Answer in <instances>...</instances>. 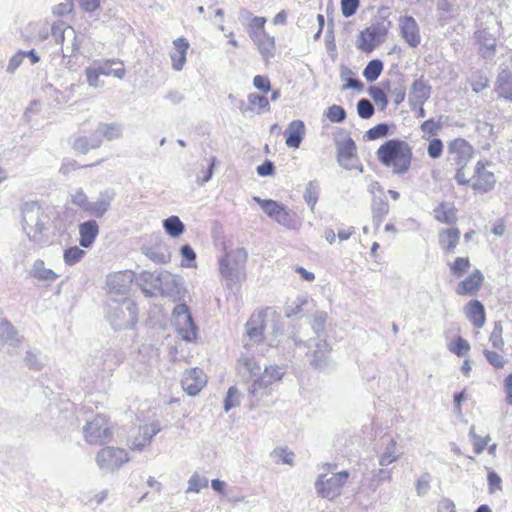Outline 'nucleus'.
Here are the masks:
<instances>
[{
	"label": "nucleus",
	"instance_id": "f257e3e1",
	"mask_svg": "<svg viewBox=\"0 0 512 512\" xmlns=\"http://www.w3.org/2000/svg\"><path fill=\"white\" fill-rule=\"evenodd\" d=\"M379 163L393 175L407 174L412 167L414 154L410 144L398 138L383 142L376 150Z\"/></svg>",
	"mask_w": 512,
	"mask_h": 512
},
{
	"label": "nucleus",
	"instance_id": "f03ea898",
	"mask_svg": "<svg viewBox=\"0 0 512 512\" xmlns=\"http://www.w3.org/2000/svg\"><path fill=\"white\" fill-rule=\"evenodd\" d=\"M106 291L109 296L107 317L114 330L126 327L125 312L120 305L128 300V273L126 270L109 273L106 277Z\"/></svg>",
	"mask_w": 512,
	"mask_h": 512
},
{
	"label": "nucleus",
	"instance_id": "7ed1b4c3",
	"mask_svg": "<svg viewBox=\"0 0 512 512\" xmlns=\"http://www.w3.org/2000/svg\"><path fill=\"white\" fill-rule=\"evenodd\" d=\"M239 20L262 59L269 61L273 58L277 53V42L275 36L266 29L267 18L257 16L248 9H242Z\"/></svg>",
	"mask_w": 512,
	"mask_h": 512
},
{
	"label": "nucleus",
	"instance_id": "20e7f679",
	"mask_svg": "<svg viewBox=\"0 0 512 512\" xmlns=\"http://www.w3.org/2000/svg\"><path fill=\"white\" fill-rule=\"evenodd\" d=\"M493 163L488 159H480L473 167V173H466L463 181L458 180L457 184L470 187L475 193L485 194L492 191L497 183V178L493 171Z\"/></svg>",
	"mask_w": 512,
	"mask_h": 512
},
{
	"label": "nucleus",
	"instance_id": "39448f33",
	"mask_svg": "<svg viewBox=\"0 0 512 512\" xmlns=\"http://www.w3.org/2000/svg\"><path fill=\"white\" fill-rule=\"evenodd\" d=\"M248 260V252L243 247H237L225 252L218 261L219 272L229 285L244 280L245 265Z\"/></svg>",
	"mask_w": 512,
	"mask_h": 512
},
{
	"label": "nucleus",
	"instance_id": "423d86ee",
	"mask_svg": "<svg viewBox=\"0 0 512 512\" xmlns=\"http://www.w3.org/2000/svg\"><path fill=\"white\" fill-rule=\"evenodd\" d=\"M474 147L463 138H455L448 142L447 162L454 167V179L463 181V176L467 173V168L474 157Z\"/></svg>",
	"mask_w": 512,
	"mask_h": 512
},
{
	"label": "nucleus",
	"instance_id": "0eeeda50",
	"mask_svg": "<svg viewBox=\"0 0 512 512\" xmlns=\"http://www.w3.org/2000/svg\"><path fill=\"white\" fill-rule=\"evenodd\" d=\"M44 216L41 207L36 203H25L22 208V226L28 238L34 243L45 242L44 231L46 230L42 217Z\"/></svg>",
	"mask_w": 512,
	"mask_h": 512
},
{
	"label": "nucleus",
	"instance_id": "6e6552de",
	"mask_svg": "<svg viewBox=\"0 0 512 512\" xmlns=\"http://www.w3.org/2000/svg\"><path fill=\"white\" fill-rule=\"evenodd\" d=\"M83 433L85 440L92 445H103L113 436L107 419L102 415H97L92 421H88L83 428Z\"/></svg>",
	"mask_w": 512,
	"mask_h": 512
},
{
	"label": "nucleus",
	"instance_id": "1a4fd4ad",
	"mask_svg": "<svg viewBox=\"0 0 512 512\" xmlns=\"http://www.w3.org/2000/svg\"><path fill=\"white\" fill-rule=\"evenodd\" d=\"M348 477L349 474L346 471L334 473L330 477L320 475L315 483L316 490L321 497L332 500L340 495Z\"/></svg>",
	"mask_w": 512,
	"mask_h": 512
},
{
	"label": "nucleus",
	"instance_id": "9d476101",
	"mask_svg": "<svg viewBox=\"0 0 512 512\" xmlns=\"http://www.w3.org/2000/svg\"><path fill=\"white\" fill-rule=\"evenodd\" d=\"M173 319L180 337L187 342L197 340V327L191 313L185 304H179L173 309Z\"/></svg>",
	"mask_w": 512,
	"mask_h": 512
},
{
	"label": "nucleus",
	"instance_id": "9b49d317",
	"mask_svg": "<svg viewBox=\"0 0 512 512\" xmlns=\"http://www.w3.org/2000/svg\"><path fill=\"white\" fill-rule=\"evenodd\" d=\"M127 461L128 453L122 448L113 446L102 448L96 455L99 468L105 471L117 470Z\"/></svg>",
	"mask_w": 512,
	"mask_h": 512
},
{
	"label": "nucleus",
	"instance_id": "f8f14e48",
	"mask_svg": "<svg viewBox=\"0 0 512 512\" xmlns=\"http://www.w3.org/2000/svg\"><path fill=\"white\" fill-rule=\"evenodd\" d=\"M284 373L282 367L276 365L266 367L261 376L252 383L250 393L257 396L262 391H266L271 385L280 382Z\"/></svg>",
	"mask_w": 512,
	"mask_h": 512
},
{
	"label": "nucleus",
	"instance_id": "ddd939ff",
	"mask_svg": "<svg viewBox=\"0 0 512 512\" xmlns=\"http://www.w3.org/2000/svg\"><path fill=\"white\" fill-rule=\"evenodd\" d=\"M483 283V273L480 270L475 269L467 277L457 283L455 293L462 297L475 296L482 288Z\"/></svg>",
	"mask_w": 512,
	"mask_h": 512
},
{
	"label": "nucleus",
	"instance_id": "4468645a",
	"mask_svg": "<svg viewBox=\"0 0 512 512\" xmlns=\"http://www.w3.org/2000/svg\"><path fill=\"white\" fill-rule=\"evenodd\" d=\"M386 29L375 26L367 27L359 34L357 48L365 53H371L386 36Z\"/></svg>",
	"mask_w": 512,
	"mask_h": 512
},
{
	"label": "nucleus",
	"instance_id": "2eb2a0df",
	"mask_svg": "<svg viewBox=\"0 0 512 512\" xmlns=\"http://www.w3.org/2000/svg\"><path fill=\"white\" fill-rule=\"evenodd\" d=\"M267 309H260L251 314L245 324L247 337L252 341H262L266 329Z\"/></svg>",
	"mask_w": 512,
	"mask_h": 512
},
{
	"label": "nucleus",
	"instance_id": "dca6fc26",
	"mask_svg": "<svg viewBox=\"0 0 512 512\" xmlns=\"http://www.w3.org/2000/svg\"><path fill=\"white\" fill-rule=\"evenodd\" d=\"M161 431V426L158 421L151 423H144L138 426L132 440L133 450H142L149 446L153 436Z\"/></svg>",
	"mask_w": 512,
	"mask_h": 512
},
{
	"label": "nucleus",
	"instance_id": "f3484780",
	"mask_svg": "<svg viewBox=\"0 0 512 512\" xmlns=\"http://www.w3.org/2000/svg\"><path fill=\"white\" fill-rule=\"evenodd\" d=\"M399 30L401 37L410 47L416 48L420 44V29L412 16H403L399 19Z\"/></svg>",
	"mask_w": 512,
	"mask_h": 512
},
{
	"label": "nucleus",
	"instance_id": "a211bd4d",
	"mask_svg": "<svg viewBox=\"0 0 512 512\" xmlns=\"http://www.w3.org/2000/svg\"><path fill=\"white\" fill-rule=\"evenodd\" d=\"M207 379L205 373L198 368H191L184 373L181 381L184 391L189 395H197L206 385Z\"/></svg>",
	"mask_w": 512,
	"mask_h": 512
},
{
	"label": "nucleus",
	"instance_id": "6ab92c4d",
	"mask_svg": "<svg viewBox=\"0 0 512 512\" xmlns=\"http://www.w3.org/2000/svg\"><path fill=\"white\" fill-rule=\"evenodd\" d=\"M255 201L260 205L263 211L271 218L275 219L282 225L290 223L291 218L288 210L278 202L268 199L263 200L260 198H254Z\"/></svg>",
	"mask_w": 512,
	"mask_h": 512
},
{
	"label": "nucleus",
	"instance_id": "aec40b11",
	"mask_svg": "<svg viewBox=\"0 0 512 512\" xmlns=\"http://www.w3.org/2000/svg\"><path fill=\"white\" fill-rule=\"evenodd\" d=\"M173 49L169 53L172 68L175 71H181L186 63L187 52L190 47L189 41L184 37H179L172 42Z\"/></svg>",
	"mask_w": 512,
	"mask_h": 512
},
{
	"label": "nucleus",
	"instance_id": "412c9836",
	"mask_svg": "<svg viewBox=\"0 0 512 512\" xmlns=\"http://www.w3.org/2000/svg\"><path fill=\"white\" fill-rule=\"evenodd\" d=\"M433 216L437 222L453 226L458 220V209L453 202L442 201L433 209Z\"/></svg>",
	"mask_w": 512,
	"mask_h": 512
},
{
	"label": "nucleus",
	"instance_id": "4be33fe9",
	"mask_svg": "<svg viewBox=\"0 0 512 512\" xmlns=\"http://www.w3.org/2000/svg\"><path fill=\"white\" fill-rule=\"evenodd\" d=\"M306 134L305 124L302 120H293L290 122L284 132L285 144L289 148L297 149L300 147Z\"/></svg>",
	"mask_w": 512,
	"mask_h": 512
},
{
	"label": "nucleus",
	"instance_id": "5701e85b",
	"mask_svg": "<svg viewBox=\"0 0 512 512\" xmlns=\"http://www.w3.org/2000/svg\"><path fill=\"white\" fill-rule=\"evenodd\" d=\"M460 230L457 227L441 229L438 233V243L445 253H453L460 242Z\"/></svg>",
	"mask_w": 512,
	"mask_h": 512
},
{
	"label": "nucleus",
	"instance_id": "b1692460",
	"mask_svg": "<svg viewBox=\"0 0 512 512\" xmlns=\"http://www.w3.org/2000/svg\"><path fill=\"white\" fill-rule=\"evenodd\" d=\"M464 313L474 328L480 329L486 321V313L483 304L478 300L469 301L464 307Z\"/></svg>",
	"mask_w": 512,
	"mask_h": 512
},
{
	"label": "nucleus",
	"instance_id": "393cba45",
	"mask_svg": "<svg viewBox=\"0 0 512 512\" xmlns=\"http://www.w3.org/2000/svg\"><path fill=\"white\" fill-rule=\"evenodd\" d=\"M114 193L110 190H105L100 194V198L95 202H88V205L83 209L90 216L97 218L102 217L109 209L110 202Z\"/></svg>",
	"mask_w": 512,
	"mask_h": 512
},
{
	"label": "nucleus",
	"instance_id": "a878e982",
	"mask_svg": "<svg viewBox=\"0 0 512 512\" xmlns=\"http://www.w3.org/2000/svg\"><path fill=\"white\" fill-rule=\"evenodd\" d=\"M79 244L83 248H90L99 234V226L95 220H87L79 225Z\"/></svg>",
	"mask_w": 512,
	"mask_h": 512
},
{
	"label": "nucleus",
	"instance_id": "bb28decb",
	"mask_svg": "<svg viewBox=\"0 0 512 512\" xmlns=\"http://www.w3.org/2000/svg\"><path fill=\"white\" fill-rule=\"evenodd\" d=\"M29 276L43 282L45 286H50L58 278V274L53 270L46 268L44 261L41 259H37L33 263Z\"/></svg>",
	"mask_w": 512,
	"mask_h": 512
},
{
	"label": "nucleus",
	"instance_id": "cd10ccee",
	"mask_svg": "<svg viewBox=\"0 0 512 512\" xmlns=\"http://www.w3.org/2000/svg\"><path fill=\"white\" fill-rule=\"evenodd\" d=\"M101 144L102 141L95 130L90 136L76 137L72 147L78 153L87 154L90 150L99 148Z\"/></svg>",
	"mask_w": 512,
	"mask_h": 512
},
{
	"label": "nucleus",
	"instance_id": "c85d7f7f",
	"mask_svg": "<svg viewBox=\"0 0 512 512\" xmlns=\"http://www.w3.org/2000/svg\"><path fill=\"white\" fill-rule=\"evenodd\" d=\"M356 158V145L351 138H347L337 145V159L344 167H350V162Z\"/></svg>",
	"mask_w": 512,
	"mask_h": 512
},
{
	"label": "nucleus",
	"instance_id": "c756f323",
	"mask_svg": "<svg viewBox=\"0 0 512 512\" xmlns=\"http://www.w3.org/2000/svg\"><path fill=\"white\" fill-rule=\"evenodd\" d=\"M99 67L103 76H113L122 79L125 76V65L117 59H109L104 62L95 63Z\"/></svg>",
	"mask_w": 512,
	"mask_h": 512
},
{
	"label": "nucleus",
	"instance_id": "7c9ffc66",
	"mask_svg": "<svg viewBox=\"0 0 512 512\" xmlns=\"http://www.w3.org/2000/svg\"><path fill=\"white\" fill-rule=\"evenodd\" d=\"M495 91L501 98L512 101V74L504 72L500 74L496 81Z\"/></svg>",
	"mask_w": 512,
	"mask_h": 512
},
{
	"label": "nucleus",
	"instance_id": "2f4dec72",
	"mask_svg": "<svg viewBox=\"0 0 512 512\" xmlns=\"http://www.w3.org/2000/svg\"><path fill=\"white\" fill-rule=\"evenodd\" d=\"M247 100L248 110H250L253 113L260 114L270 110L269 99L264 95L250 93L247 97Z\"/></svg>",
	"mask_w": 512,
	"mask_h": 512
},
{
	"label": "nucleus",
	"instance_id": "473e14b6",
	"mask_svg": "<svg viewBox=\"0 0 512 512\" xmlns=\"http://www.w3.org/2000/svg\"><path fill=\"white\" fill-rule=\"evenodd\" d=\"M21 339L19 338L18 332L15 327L8 321H3L0 323V343L1 344H9L15 345L19 343Z\"/></svg>",
	"mask_w": 512,
	"mask_h": 512
},
{
	"label": "nucleus",
	"instance_id": "72a5a7b5",
	"mask_svg": "<svg viewBox=\"0 0 512 512\" xmlns=\"http://www.w3.org/2000/svg\"><path fill=\"white\" fill-rule=\"evenodd\" d=\"M477 43L479 44L480 53L483 57L491 56L496 49L495 39L485 31H479L476 34Z\"/></svg>",
	"mask_w": 512,
	"mask_h": 512
},
{
	"label": "nucleus",
	"instance_id": "f704fd0d",
	"mask_svg": "<svg viewBox=\"0 0 512 512\" xmlns=\"http://www.w3.org/2000/svg\"><path fill=\"white\" fill-rule=\"evenodd\" d=\"M411 93L417 101L423 104L430 97L431 87L423 78H419L413 82Z\"/></svg>",
	"mask_w": 512,
	"mask_h": 512
},
{
	"label": "nucleus",
	"instance_id": "c9c22d12",
	"mask_svg": "<svg viewBox=\"0 0 512 512\" xmlns=\"http://www.w3.org/2000/svg\"><path fill=\"white\" fill-rule=\"evenodd\" d=\"M448 267L452 276L460 278L470 270L471 262L468 257H456Z\"/></svg>",
	"mask_w": 512,
	"mask_h": 512
},
{
	"label": "nucleus",
	"instance_id": "e433bc0d",
	"mask_svg": "<svg viewBox=\"0 0 512 512\" xmlns=\"http://www.w3.org/2000/svg\"><path fill=\"white\" fill-rule=\"evenodd\" d=\"M163 227L166 233L173 238L179 237L185 230V226L180 218L174 215L163 221Z\"/></svg>",
	"mask_w": 512,
	"mask_h": 512
},
{
	"label": "nucleus",
	"instance_id": "4c0bfd02",
	"mask_svg": "<svg viewBox=\"0 0 512 512\" xmlns=\"http://www.w3.org/2000/svg\"><path fill=\"white\" fill-rule=\"evenodd\" d=\"M95 130L101 141H103V138H106L107 140L116 139L120 137L122 133L120 126L115 123H100Z\"/></svg>",
	"mask_w": 512,
	"mask_h": 512
},
{
	"label": "nucleus",
	"instance_id": "58836bf2",
	"mask_svg": "<svg viewBox=\"0 0 512 512\" xmlns=\"http://www.w3.org/2000/svg\"><path fill=\"white\" fill-rule=\"evenodd\" d=\"M400 454H397V442L391 439L387 444L385 451L379 456V464L381 466H387L395 462L399 458Z\"/></svg>",
	"mask_w": 512,
	"mask_h": 512
},
{
	"label": "nucleus",
	"instance_id": "ea45409f",
	"mask_svg": "<svg viewBox=\"0 0 512 512\" xmlns=\"http://www.w3.org/2000/svg\"><path fill=\"white\" fill-rule=\"evenodd\" d=\"M85 255L86 252L83 249L78 246H71L64 250L63 260L66 265L73 266L79 263Z\"/></svg>",
	"mask_w": 512,
	"mask_h": 512
},
{
	"label": "nucleus",
	"instance_id": "a19ab883",
	"mask_svg": "<svg viewBox=\"0 0 512 512\" xmlns=\"http://www.w3.org/2000/svg\"><path fill=\"white\" fill-rule=\"evenodd\" d=\"M383 71V63L378 59L371 60L363 71V76L368 82L375 81Z\"/></svg>",
	"mask_w": 512,
	"mask_h": 512
},
{
	"label": "nucleus",
	"instance_id": "79ce46f5",
	"mask_svg": "<svg viewBox=\"0 0 512 512\" xmlns=\"http://www.w3.org/2000/svg\"><path fill=\"white\" fill-rule=\"evenodd\" d=\"M448 349L458 357H463L469 353L470 344L466 339L458 336L449 344Z\"/></svg>",
	"mask_w": 512,
	"mask_h": 512
},
{
	"label": "nucleus",
	"instance_id": "37998d69",
	"mask_svg": "<svg viewBox=\"0 0 512 512\" xmlns=\"http://www.w3.org/2000/svg\"><path fill=\"white\" fill-rule=\"evenodd\" d=\"M388 134L389 125L386 123H380L367 130L364 137L366 140L374 141L386 137Z\"/></svg>",
	"mask_w": 512,
	"mask_h": 512
},
{
	"label": "nucleus",
	"instance_id": "c03bdc74",
	"mask_svg": "<svg viewBox=\"0 0 512 512\" xmlns=\"http://www.w3.org/2000/svg\"><path fill=\"white\" fill-rule=\"evenodd\" d=\"M99 70L100 69L96 64L86 68L85 73L89 86L99 88L104 85L103 82L100 81V76H102V73H100Z\"/></svg>",
	"mask_w": 512,
	"mask_h": 512
},
{
	"label": "nucleus",
	"instance_id": "a18cd8bd",
	"mask_svg": "<svg viewBox=\"0 0 512 512\" xmlns=\"http://www.w3.org/2000/svg\"><path fill=\"white\" fill-rule=\"evenodd\" d=\"M470 436H471L474 452L476 454L482 453L483 450L488 445V442L490 441V437L488 435H486V436L477 435L475 433L474 428H471Z\"/></svg>",
	"mask_w": 512,
	"mask_h": 512
},
{
	"label": "nucleus",
	"instance_id": "49530a36",
	"mask_svg": "<svg viewBox=\"0 0 512 512\" xmlns=\"http://www.w3.org/2000/svg\"><path fill=\"white\" fill-rule=\"evenodd\" d=\"M326 117L333 123H339L345 120L346 112L340 105H332L325 112Z\"/></svg>",
	"mask_w": 512,
	"mask_h": 512
},
{
	"label": "nucleus",
	"instance_id": "de8ad7c7",
	"mask_svg": "<svg viewBox=\"0 0 512 512\" xmlns=\"http://www.w3.org/2000/svg\"><path fill=\"white\" fill-rule=\"evenodd\" d=\"M444 145L441 139L433 137L429 140L427 146L428 156L432 159H438L443 153Z\"/></svg>",
	"mask_w": 512,
	"mask_h": 512
},
{
	"label": "nucleus",
	"instance_id": "09e8293b",
	"mask_svg": "<svg viewBox=\"0 0 512 512\" xmlns=\"http://www.w3.org/2000/svg\"><path fill=\"white\" fill-rule=\"evenodd\" d=\"M441 128V122L436 121L434 119H428L424 121L420 126L422 133L428 137L435 136L440 131Z\"/></svg>",
	"mask_w": 512,
	"mask_h": 512
},
{
	"label": "nucleus",
	"instance_id": "8fccbe9b",
	"mask_svg": "<svg viewBox=\"0 0 512 512\" xmlns=\"http://www.w3.org/2000/svg\"><path fill=\"white\" fill-rule=\"evenodd\" d=\"M207 486L208 480L196 473L189 479L188 492L198 493Z\"/></svg>",
	"mask_w": 512,
	"mask_h": 512
},
{
	"label": "nucleus",
	"instance_id": "3c124183",
	"mask_svg": "<svg viewBox=\"0 0 512 512\" xmlns=\"http://www.w3.org/2000/svg\"><path fill=\"white\" fill-rule=\"evenodd\" d=\"M342 15L346 18L353 16L360 6V0H341Z\"/></svg>",
	"mask_w": 512,
	"mask_h": 512
},
{
	"label": "nucleus",
	"instance_id": "603ef678",
	"mask_svg": "<svg viewBox=\"0 0 512 512\" xmlns=\"http://www.w3.org/2000/svg\"><path fill=\"white\" fill-rule=\"evenodd\" d=\"M357 111L361 118L369 119L374 114V107L367 99H361L357 103Z\"/></svg>",
	"mask_w": 512,
	"mask_h": 512
},
{
	"label": "nucleus",
	"instance_id": "864d4df0",
	"mask_svg": "<svg viewBox=\"0 0 512 512\" xmlns=\"http://www.w3.org/2000/svg\"><path fill=\"white\" fill-rule=\"evenodd\" d=\"M488 488L490 493H496L502 490V479L494 471H489L487 475Z\"/></svg>",
	"mask_w": 512,
	"mask_h": 512
},
{
	"label": "nucleus",
	"instance_id": "5fc2aeb1",
	"mask_svg": "<svg viewBox=\"0 0 512 512\" xmlns=\"http://www.w3.org/2000/svg\"><path fill=\"white\" fill-rule=\"evenodd\" d=\"M253 85L256 89L263 93H268L271 90L270 79L264 75H256L253 78Z\"/></svg>",
	"mask_w": 512,
	"mask_h": 512
},
{
	"label": "nucleus",
	"instance_id": "6e6d98bb",
	"mask_svg": "<svg viewBox=\"0 0 512 512\" xmlns=\"http://www.w3.org/2000/svg\"><path fill=\"white\" fill-rule=\"evenodd\" d=\"M369 94L376 104H380L383 108L387 106L388 99L384 90L379 87H372Z\"/></svg>",
	"mask_w": 512,
	"mask_h": 512
},
{
	"label": "nucleus",
	"instance_id": "4d7b16f0",
	"mask_svg": "<svg viewBox=\"0 0 512 512\" xmlns=\"http://www.w3.org/2000/svg\"><path fill=\"white\" fill-rule=\"evenodd\" d=\"M484 355L487 361L495 368H502L504 366L505 361L500 353L496 351L485 350Z\"/></svg>",
	"mask_w": 512,
	"mask_h": 512
},
{
	"label": "nucleus",
	"instance_id": "13d9d810",
	"mask_svg": "<svg viewBox=\"0 0 512 512\" xmlns=\"http://www.w3.org/2000/svg\"><path fill=\"white\" fill-rule=\"evenodd\" d=\"M239 404V393L235 387H230L225 399V410L229 411L231 408Z\"/></svg>",
	"mask_w": 512,
	"mask_h": 512
},
{
	"label": "nucleus",
	"instance_id": "bf43d9fd",
	"mask_svg": "<svg viewBox=\"0 0 512 512\" xmlns=\"http://www.w3.org/2000/svg\"><path fill=\"white\" fill-rule=\"evenodd\" d=\"M71 202L81 208L82 210L88 205V197L82 188H78L74 194L71 195Z\"/></svg>",
	"mask_w": 512,
	"mask_h": 512
},
{
	"label": "nucleus",
	"instance_id": "052dcab7",
	"mask_svg": "<svg viewBox=\"0 0 512 512\" xmlns=\"http://www.w3.org/2000/svg\"><path fill=\"white\" fill-rule=\"evenodd\" d=\"M23 50H19L16 54H14L9 60L6 71L10 74H13L16 69L22 64L24 60Z\"/></svg>",
	"mask_w": 512,
	"mask_h": 512
},
{
	"label": "nucleus",
	"instance_id": "680f3d73",
	"mask_svg": "<svg viewBox=\"0 0 512 512\" xmlns=\"http://www.w3.org/2000/svg\"><path fill=\"white\" fill-rule=\"evenodd\" d=\"M389 212V205L387 202H379L376 207H373V218L381 222Z\"/></svg>",
	"mask_w": 512,
	"mask_h": 512
},
{
	"label": "nucleus",
	"instance_id": "e2e57ef3",
	"mask_svg": "<svg viewBox=\"0 0 512 512\" xmlns=\"http://www.w3.org/2000/svg\"><path fill=\"white\" fill-rule=\"evenodd\" d=\"M256 171L261 177L272 176L275 173V166L272 161L266 160L256 168Z\"/></svg>",
	"mask_w": 512,
	"mask_h": 512
},
{
	"label": "nucleus",
	"instance_id": "0e129e2a",
	"mask_svg": "<svg viewBox=\"0 0 512 512\" xmlns=\"http://www.w3.org/2000/svg\"><path fill=\"white\" fill-rule=\"evenodd\" d=\"M148 279L151 283H154L153 288L146 290V292L148 294H150V295H157V294L164 295L165 294V290L160 285L157 284V283L161 282L160 276L150 274L148 276Z\"/></svg>",
	"mask_w": 512,
	"mask_h": 512
},
{
	"label": "nucleus",
	"instance_id": "69168bd1",
	"mask_svg": "<svg viewBox=\"0 0 512 512\" xmlns=\"http://www.w3.org/2000/svg\"><path fill=\"white\" fill-rule=\"evenodd\" d=\"M73 9V2L68 1L60 3L53 8V14L57 16H65L69 14Z\"/></svg>",
	"mask_w": 512,
	"mask_h": 512
},
{
	"label": "nucleus",
	"instance_id": "338daca9",
	"mask_svg": "<svg viewBox=\"0 0 512 512\" xmlns=\"http://www.w3.org/2000/svg\"><path fill=\"white\" fill-rule=\"evenodd\" d=\"M24 361L30 369H34V370L41 369V363L39 362L37 355L34 354L32 351L26 352Z\"/></svg>",
	"mask_w": 512,
	"mask_h": 512
},
{
	"label": "nucleus",
	"instance_id": "774afa93",
	"mask_svg": "<svg viewBox=\"0 0 512 512\" xmlns=\"http://www.w3.org/2000/svg\"><path fill=\"white\" fill-rule=\"evenodd\" d=\"M437 511H439V512H456L455 504L450 499L443 498L437 504Z\"/></svg>",
	"mask_w": 512,
	"mask_h": 512
}]
</instances>
